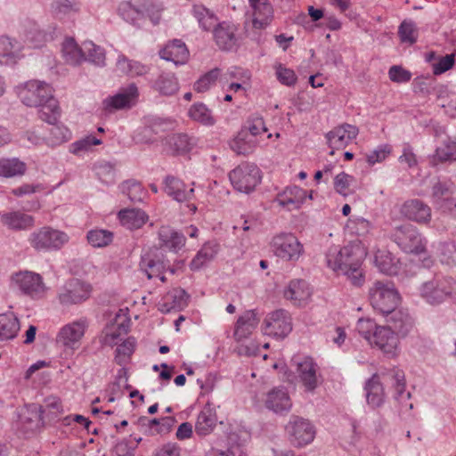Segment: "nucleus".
<instances>
[{
  "mask_svg": "<svg viewBox=\"0 0 456 456\" xmlns=\"http://www.w3.org/2000/svg\"><path fill=\"white\" fill-rule=\"evenodd\" d=\"M163 6L156 0H129L120 3L118 13L126 22L143 27L147 19L153 25L159 23Z\"/></svg>",
  "mask_w": 456,
  "mask_h": 456,
  "instance_id": "3",
  "label": "nucleus"
},
{
  "mask_svg": "<svg viewBox=\"0 0 456 456\" xmlns=\"http://www.w3.org/2000/svg\"><path fill=\"white\" fill-rule=\"evenodd\" d=\"M102 141L93 135L86 136L78 141H76L70 145V152L75 155H79L82 152L89 151L94 145H100Z\"/></svg>",
  "mask_w": 456,
  "mask_h": 456,
  "instance_id": "58",
  "label": "nucleus"
},
{
  "mask_svg": "<svg viewBox=\"0 0 456 456\" xmlns=\"http://www.w3.org/2000/svg\"><path fill=\"white\" fill-rule=\"evenodd\" d=\"M218 251V244L215 241L206 242L191 260L190 267L193 271L200 270L213 260Z\"/></svg>",
  "mask_w": 456,
  "mask_h": 456,
  "instance_id": "42",
  "label": "nucleus"
},
{
  "mask_svg": "<svg viewBox=\"0 0 456 456\" xmlns=\"http://www.w3.org/2000/svg\"><path fill=\"white\" fill-rule=\"evenodd\" d=\"M265 333L275 338H284L292 330L290 318L285 310L280 309L269 314L264 322Z\"/></svg>",
  "mask_w": 456,
  "mask_h": 456,
  "instance_id": "17",
  "label": "nucleus"
},
{
  "mask_svg": "<svg viewBox=\"0 0 456 456\" xmlns=\"http://www.w3.org/2000/svg\"><path fill=\"white\" fill-rule=\"evenodd\" d=\"M38 110L39 118L48 124L55 125L60 117V109L54 98L40 105Z\"/></svg>",
  "mask_w": 456,
  "mask_h": 456,
  "instance_id": "50",
  "label": "nucleus"
},
{
  "mask_svg": "<svg viewBox=\"0 0 456 456\" xmlns=\"http://www.w3.org/2000/svg\"><path fill=\"white\" fill-rule=\"evenodd\" d=\"M456 194V185L451 181H439L432 187V201L436 206Z\"/></svg>",
  "mask_w": 456,
  "mask_h": 456,
  "instance_id": "48",
  "label": "nucleus"
},
{
  "mask_svg": "<svg viewBox=\"0 0 456 456\" xmlns=\"http://www.w3.org/2000/svg\"><path fill=\"white\" fill-rule=\"evenodd\" d=\"M237 28L234 24L222 22L214 27V38L218 47L224 51H232L238 45Z\"/></svg>",
  "mask_w": 456,
  "mask_h": 456,
  "instance_id": "23",
  "label": "nucleus"
},
{
  "mask_svg": "<svg viewBox=\"0 0 456 456\" xmlns=\"http://www.w3.org/2000/svg\"><path fill=\"white\" fill-rule=\"evenodd\" d=\"M391 153V146L388 144L379 145L377 149L366 155L367 162L370 165L381 162Z\"/></svg>",
  "mask_w": 456,
  "mask_h": 456,
  "instance_id": "64",
  "label": "nucleus"
},
{
  "mask_svg": "<svg viewBox=\"0 0 456 456\" xmlns=\"http://www.w3.org/2000/svg\"><path fill=\"white\" fill-rule=\"evenodd\" d=\"M83 53H85L86 61L96 66H105V51L100 45H96L92 41H86L83 43Z\"/></svg>",
  "mask_w": 456,
  "mask_h": 456,
  "instance_id": "47",
  "label": "nucleus"
},
{
  "mask_svg": "<svg viewBox=\"0 0 456 456\" xmlns=\"http://www.w3.org/2000/svg\"><path fill=\"white\" fill-rule=\"evenodd\" d=\"M230 145L232 150L237 154L248 155L254 151L256 147V142L249 136L246 130H241L231 142Z\"/></svg>",
  "mask_w": 456,
  "mask_h": 456,
  "instance_id": "44",
  "label": "nucleus"
},
{
  "mask_svg": "<svg viewBox=\"0 0 456 456\" xmlns=\"http://www.w3.org/2000/svg\"><path fill=\"white\" fill-rule=\"evenodd\" d=\"M159 247L177 253L185 245V236L169 225H162L158 232Z\"/></svg>",
  "mask_w": 456,
  "mask_h": 456,
  "instance_id": "24",
  "label": "nucleus"
},
{
  "mask_svg": "<svg viewBox=\"0 0 456 456\" xmlns=\"http://www.w3.org/2000/svg\"><path fill=\"white\" fill-rule=\"evenodd\" d=\"M18 95L28 107H39L53 98L50 85L43 81L31 80L19 89Z\"/></svg>",
  "mask_w": 456,
  "mask_h": 456,
  "instance_id": "10",
  "label": "nucleus"
},
{
  "mask_svg": "<svg viewBox=\"0 0 456 456\" xmlns=\"http://www.w3.org/2000/svg\"><path fill=\"white\" fill-rule=\"evenodd\" d=\"M250 6L253 9V28L264 29L268 27L273 18V10L271 4L267 0H260Z\"/></svg>",
  "mask_w": 456,
  "mask_h": 456,
  "instance_id": "30",
  "label": "nucleus"
},
{
  "mask_svg": "<svg viewBox=\"0 0 456 456\" xmlns=\"http://www.w3.org/2000/svg\"><path fill=\"white\" fill-rule=\"evenodd\" d=\"M379 328L374 321L370 319L361 318L356 324V330L370 344L372 343V335L376 330Z\"/></svg>",
  "mask_w": 456,
  "mask_h": 456,
  "instance_id": "59",
  "label": "nucleus"
},
{
  "mask_svg": "<svg viewBox=\"0 0 456 456\" xmlns=\"http://www.w3.org/2000/svg\"><path fill=\"white\" fill-rule=\"evenodd\" d=\"M122 189L127 194L130 200L134 202L141 201L145 194L142 185L136 182H126L123 183Z\"/></svg>",
  "mask_w": 456,
  "mask_h": 456,
  "instance_id": "62",
  "label": "nucleus"
},
{
  "mask_svg": "<svg viewBox=\"0 0 456 456\" xmlns=\"http://www.w3.org/2000/svg\"><path fill=\"white\" fill-rule=\"evenodd\" d=\"M384 316L387 317V322L391 323L394 329L403 336H406L413 328V318L406 309L396 307Z\"/></svg>",
  "mask_w": 456,
  "mask_h": 456,
  "instance_id": "28",
  "label": "nucleus"
},
{
  "mask_svg": "<svg viewBox=\"0 0 456 456\" xmlns=\"http://www.w3.org/2000/svg\"><path fill=\"white\" fill-rule=\"evenodd\" d=\"M51 7L56 15H67L79 10L78 4L70 0H55L52 3Z\"/></svg>",
  "mask_w": 456,
  "mask_h": 456,
  "instance_id": "60",
  "label": "nucleus"
},
{
  "mask_svg": "<svg viewBox=\"0 0 456 456\" xmlns=\"http://www.w3.org/2000/svg\"><path fill=\"white\" fill-rule=\"evenodd\" d=\"M86 328L85 321H77L67 324L60 330L57 341L67 348L76 350L79 347Z\"/></svg>",
  "mask_w": 456,
  "mask_h": 456,
  "instance_id": "19",
  "label": "nucleus"
},
{
  "mask_svg": "<svg viewBox=\"0 0 456 456\" xmlns=\"http://www.w3.org/2000/svg\"><path fill=\"white\" fill-rule=\"evenodd\" d=\"M159 57L175 65L184 64L189 59V51L186 45L180 39L168 42L159 50Z\"/></svg>",
  "mask_w": 456,
  "mask_h": 456,
  "instance_id": "25",
  "label": "nucleus"
},
{
  "mask_svg": "<svg viewBox=\"0 0 456 456\" xmlns=\"http://www.w3.org/2000/svg\"><path fill=\"white\" fill-rule=\"evenodd\" d=\"M118 217L122 225L130 230L141 228L148 220L146 213L137 208L121 210Z\"/></svg>",
  "mask_w": 456,
  "mask_h": 456,
  "instance_id": "39",
  "label": "nucleus"
},
{
  "mask_svg": "<svg viewBox=\"0 0 456 456\" xmlns=\"http://www.w3.org/2000/svg\"><path fill=\"white\" fill-rule=\"evenodd\" d=\"M21 42L7 36L0 37V64H15L23 55Z\"/></svg>",
  "mask_w": 456,
  "mask_h": 456,
  "instance_id": "22",
  "label": "nucleus"
},
{
  "mask_svg": "<svg viewBox=\"0 0 456 456\" xmlns=\"http://www.w3.org/2000/svg\"><path fill=\"white\" fill-rule=\"evenodd\" d=\"M364 256V249L359 244L332 246L326 253V264L331 270L345 274L354 286L360 287L364 282L362 269Z\"/></svg>",
  "mask_w": 456,
  "mask_h": 456,
  "instance_id": "2",
  "label": "nucleus"
},
{
  "mask_svg": "<svg viewBox=\"0 0 456 456\" xmlns=\"http://www.w3.org/2000/svg\"><path fill=\"white\" fill-rule=\"evenodd\" d=\"M61 53L63 59L68 64L77 66L86 61L83 46L79 47L71 37L66 38L62 43Z\"/></svg>",
  "mask_w": 456,
  "mask_h": 456,
  "instance_id": "40",
  "label": "nucleus"
},
{
  "mask_svg": "<svg viewBox=\"0 0 456 456\" xmlns=\"http://www.w3.org/2000/svg\"><path fill=\"white\" fill-rule=\"evenodd\" d=\"M12 281L16 289L32 298L42 297L46 290L41 275L33 272L16 273L12 275Z\"/></svg>",
  "mask_w": 456,
  "mask_h": 456,
  "instance_id": "12",
  "label": "nucleus"
},
{
  "mask_svg": "<svg viewBox=\"0 0 456 456\" xmlns=\"http://www.w3.org/2000/svg\"><path fill=\"white\" fill-rule=\"evenodd\" d=\"M398 35L403 43L414 44L418 38V29L412 20H403L398 28Z\"/></svg>",
  "mask_w": 456,
  "mask_h": 456,
  "instance_id": "55",
  "label": "nucleus"
},
{
  "mask_svg": "<svg viewBox=\"0 0 456 456\" xmlns=\"http://www.w3.org/2000/svg\"><path fill=\"white\" fill-rule=\"evenodd\" d=\"M69 240V236L62 231L44 226L33 232L28 238L30 246L37 251H55L61 249Z\"/></svg>",
  "mask_w": 456,
  "mask_h": 456,
  "instance_id": "7",
  "label": "nucleus"
},
{
  "mask_svg": "<svg viewBox=\"0 0 456 456\" xmlns=\"http://www.w3.org/2000/svg\"><path fill=\"white\" fill-rule=\"evenodd\" d=\"M220 76V69L215 68L203 76H201L193 86V88L198 93H204L209 90L216 82Z\"/></svg>",
  "mask_w": 456,
  "mask_h": 456,
  "instance_id": "54",
  "label": "nucleus"
},
{
  "mask_svg": "<svg viewBox=\"0 0 456 456\" xmlns=\"http://www.w3.org/2000/svg\"><path fill=\"white\" fill-rule=\"evenodd\" d=\"M354 181V177L341 172L334 178V188L336 191L343 196H346L349 192V187Z\"/></svg>",
  "mask_w": 456,
  "mask_h": 456,
  "instance_id": "61",
  "label": "nucleus"
},
{
  "mask_svg": "<svg viewBox=\"0 0 456 456\" xmlns=\"http://www.w3.org/2000/svg\"><path fill=\"white\" fill-rule=\"evenodd\" d=\"M88 243L94 248H103L111 243L113 233L108 230L94 229L87 232Z\"/></svg>",
  "mask_w": 456,
  "mask_h": 456,
  "instance_id": "51",
  "label": "nucleus"
},
{
  "mask_svg": "<svg viewBox=\"0 0 456 456\" xmlns=\"http://www.w3.org/2000/svg\"><path fill=\"white\" fill-rule=\"evenodd\" d=\"M437 105L444 110V112L452 117L456 118V92L442 87L438 90Z\"/></svg>",
  "mask_w": 456,
  "mask_h": 456,
  "instance_id": "45",
  "label": "nucleus"
},
{
  "mask_svg": "<svg viewBox=\"0 0 456 456\" xmlns=\"http://www.w3.org/2000/svg\"><path fill=\"white\" fill-rule=\"evenodd\" d=\"M229 179L235 190L249 193L259 184L261 171L256 164L244 162L229 173Z\"/></svg>",
  "mask_w": 456,
  "mask_h": 456,
  "instance_id": "8",
  "label": "nucleus"
},
{
  "mask_svg": "<svg viewBox=\"0 0 456 456\" xmlns=\"http://www.w3.org/2000/svg\"><path fill=\"white\" fill-rule=\"evenodd\" d=\"M1 222L12 230H26L34 225L33 216L20 211L3 214Z\"/></svg>",
  "mask_w": 456,
  "mask_h": 456,
  "instance_id": "37",
  "label": "nucleus"
},
{
  "mask_svg": "<svg viewBox=\"0 0 456 456\" xmlns=\"http://www.w3.org/2000/svg\"><path fill=\"white\" fill-rule=\"evenodd\" d=\"M167 144L175 154H184L192 150L196 140L186 134H175L167 138Z\"/></svg>",
  "mask_w": 456,
  "mask_h": 456,
  "instance_id": "43",
  "label": "nucleus"
},
{
  "mask_svg": "<svg viewBox=\"0 0 456 456\" xmlns=\"http://www.w3.org/2000/svg\"><path fill=\"white\" fill-rule=\"evenodd\" d=\"M260 317L255 310H247L239 316L233 331V338L237 342L248 338L256 329Z\"/></svg>",
  "mask_w": 456,
  "mask_h": 456,
  "instance_id": "21",
  "label": "nucleus"
},
{
  "mask_svg": "<svg viewBox=\"0 0 456 456\" xmlns=\"http://www.w3.org/2000/svg\"><path fill=\"white\" fill-rule=\"evenodd\" d=\"M190 118L204 126H213L216 122L212 111L203 103H194L189 109Z\"/></svg>",
  "mask_w": 456,
  "mask_h": 456,
  "instance_id": "49",
  "label": "nucleus"
},
{
  "mask_svg": "<svg viewBox=\"0 0 456 456\" xmlns=\"http://www.w3.org/2000/svg\"><path fill=\"white\" fill-rule=\"evenodd\" d=\"M50 129V135L47 138L48 144L52 146L60 145L68 141L70 137V133L67 127L61 125H53Z\"/></svg>",
  "mask_w": 456,
  "mask_h": 456,
  "instance_id": "57",
  "label": "nucleus"
},
{
  "mask_svg": "<svg viewBox=\"0 0 456 456\" xmlns=\"http://www.w3.org/2000/svg\"><path fill=\"white\" fill-rule=\"evenodd\" d=\"M135 339L132 337L126 339L116 349L115 361L118 365H125L134 351Z\"/></svg>",
  "mask_w": 456,
  "mask_h": 456,
  "instance_id": "53",
  "label": "nucleus"
},
{
  "mask_svg": "<svg viewBox=\"0 0 456 456\" xmlns=\"http://www.w3.org/2000/svg\"><path fill=\"white\" fill-rule=\"evenodd\" d=\"M192 13L198 20L200 26L204 30H210L216 26V18L213 13L204 7L203 5H194L192 8Z\"/></svg>",
  "mask_w": 456,
  "mask_h": 456,
  "instance_id": "52",
  "label": "nucleus"
},
{
  "mask_svg": "<svg viewBox=\"0 0 456 456\" xmlns=\"http://www.w3.org/2000/svg\"><path fill=\"white\" fill-rule=\"evenodd\" d=\"M318 370L317 364L310 357H305L297 363V374L305 391L313 393L322 383V376Z\"/></svg>",
  "mask_w": 456,
  "mask_h": 456,
  "instance_id": "16",
  "label": "nucleus"
},
{
  "mask_svg": "<svg viewBox=\"0 0 456 456\" xmlns=\"http://www.w3.org/2000/svg\"><path fill=\"white\" fill-rule=\"evenodd\" d=\"M390 238L406 253L419 255L426 249L427 240L422 237L418 228L411 224L395 227Z\"/></svg>",
  "mask_w": 456,
  "mask_h": 456,
  "instance_id": "6",
  "label": "nucleus"
},
{
  "mask_svg": "<svg viewBox=\"0 0 456 456\" xmlns=\"http://www.w3.org/2000/svg\"><path fill=\"white\" fill-rule=\"evenodd\" d=\"M382 382L391 385L395 390L394 399L398 403L402 411L413 408L410 402L411 393L405 391V378L403 370L391 369L380 374H374L365 384L366 400L372 408L380 407L385 402V393Z\"/></svg>",
  "mask_w": 456,
  "mask_h": 456,
  "instance_id": "1",
  "label": "nucleus"
},
{
  "mask_svg": "<svg viewBox=\"0 0 456 456\" xmlns=\"http://www.w3.org/2000/svg\"><path fill=\"white\" fill-rule=\"evenodd\" d=\"M216 422V410L210 403H207L197 417L195 433L200 436H206L214 431Z\"/></svg>",
  "mask_w": 456,
  "mask_h": 456,
  "instance_id": "27",
  "label": "nucleus"
},
{
  "mask_svg": "<svg viewBox=\"0 0 456 456\" xmlns=\"http://www.w3.org/2000/svg\"><path fill=\"white\" fill-rule=\"evenodd\" d=\"M436 158L440 161L456 160V142L445 141L436 151Z\"/></svg>",
  "mask_w": 456,
  "mask_h": 456,
  "instance_id": "56",
  "label": "nucleus"
},
{
  "mask_svg": "<svg viewBox=\"0 0 456 456\" xmlns=\"http://www.w3.org/2000/svg\"><path fill=\"white\" fill-rule=\"evenodd\" d=\"M27 171V164L18 158L0 159V176L5 178L22 176Z\"/></svg>",
  "mask_w": 456,
  "mask_h": 456,
  "instance_id": "41",
  "label": "nucleus"
},
{
  "mask_svg": "<svg viewBox=\"0 0 456 456\" xmlns=\"http://www.w3.org/2000/svg\"><path fill=\"white\" fill-rule=\"evenodd\" d=\"M369 300L376 312L385 315L397 307L401 297L393 282L376 281L369 289Z\"/></svg>",
  "mask_w": 456,
  "mask_h": 456,
  "instance_id": "5",
  "label": "nucleus"
},
{
  "mask_svg": "<svg viewBox=\"0 0 456 456\" xmlns=\"http://www.w3.org/2000/svg\"><path fill=\"white\" fill-rule=\"evenodd\" d=\"M271 245L274 255L284 261L296 262L304 252L303 245L291 233L273 237Z\"/></svg>",
  "mask_w": 456,
  "mask_h": 456,
  "instance_id": "11",
  "label": "nucleus"
},
{
  "mask_svg": "<svg viewBox=\"0 0 456 456\" xmlns=\"http://www.w3.org/2000/svg\"><path fill=\"white\" fill-rule=\"evenodd\" d=\"M140 269L147 275L149 280L157 278V276H160L167 269L171 273H175V270L169 267L167 261L152 257L149 254L142 257L140 262Z\"/></svg>",
  "mask_w": 456,
  "mask_h": 456,
  "instance_id": "31",
  "label": "nucleus"
},
{
  "mask_svg": "<svg viewBox=\"0 0 456 456\" xmlns=\"http://www.w3.org/2000/svg\"><path fill=\"white\" fill-rule=\"evenodd\" d=\"M20 329V321L14 313L0 314V341L13 339Z\"/></svg>",
  "mask_w": 456,
  "mask_h": 456,
  "instance_id": "35",
  "label": "nucleus"
},
{
  "mask_svg": "<svg viewBox=\"0 0 456 456\" xmlns=\"http://www.w3.org/2000/svg\"><path fill=\"white\" fill-rule=\"evenodd\" d=\"M284 297L295 305H301L311 297V289L305 281L294 280L284 290Z\"/></svg>",
  "mask_w": 456,
  "mask_h": 456,
  "instance_id": "34",
  "label": "nucleus"
},
{
  "mask_svg": "<svg viewBox=\"0 0 456 456\" xmlns=\"http://www.w3.org/2000/svg\"><path fill=\"white\" fill-rule=\"evenodd\" d=\"M454 64L453 54H447L439 57L436 61L432 63V70L434 75H441L447 70L451 69Z\"/></svg>",
  "mask_w": 456,
  "mask_h": 456,
  "instance_id": "63",
  "label": "nucleus"
},
{
  "mask_svg": "<svg viewBox=\"0 0 456 456\" xmlns=\"http://www.w3.org/2000/svg\"><path fill=\"white\" fill-rule=\"evenodd\" d=\"M419 291L420 297L426 303L439 305L456 299V281L451 277L436 276L423 282Z\"/></svg>",
  "mask_w": 456,
  "mask_h": 456,
  "instance_id": "4",
  "label": "nucleus"
},
{
  "mask_svg": "<svg viewBox=\"0 0 456 456\" xmlns=\"http://www.w3.org/2000/svg\"><path fill=\"white\" fill-rule=\"evenodd\" d=\"M290 443L296 447L311 444L316 434L314 426L306 419L292 415L285 427Z\"/></svg>",
  "mask_w": 456,
  "mask_h": 456,
  "instance_id": "9",
  "label": "nucleus"
},
{
  "mask_svg": "<svg viewBox=\"0 0 456 456\" xmlns=\"http://www.w3.org/2000/svg\"><path fill=\"white\" fill-rule=\"evenodd\" d=\"M265 404L267 409L276 413H282L291 409L292 401L286 388L274 387L267 393Z\"/></svg>",
  "mask_w": 456,
  "mask_h": 456,
  "instance_id": "26",
  "label": "nucleus"
},
{
  "mask_svg": "<svg viewBox=\"0 0 456 456\" xmlns=\"http://www.w3.org/2000/svg\"><path fill=\"white\" fill-rule=\"evenodd\" d=\"M165 191L179 202L189 201L194 198V189L187 191L183 182L174 176L165 179Z\"/></svg>",
  "mask_w": 456,
  "mask_h": 456,
  "instance_id": "32",
  "label": "nucleus"
},
{
  "mask_svg": "<svg viewBox=\"0 0 456 456\" xmlns=\"http://www.w3.org/2000/svg\"><path fill=\"white\" fill-rule=\"evenodd\" d=\"M355 126L343 124L336 126L326 134L330 148L339 150L346 147L358 134Z\"/></svg>",
  "mask_w": 456,
  "mask_h": 456,
  "instance_id": "20",
  "label": "nucleus"
},
{
  "mask_svg": "<svg viewBox=\"0 0 456 456\" xmlns=\"http://www.w3.org/2000/svg\"><path fill=\"white\" fill-rule=\"evenodd\" d=\"M374 263L378 269L386 274L395 275L400 270V262L390 252L379 249L374 256Z\"/></svg>",
  "mask_w": 456,
  "mask_h": 456,
  "instance_id": "36",
  "label": "nucleus"
},
{
  "mask_svg": "<svg viewBox=\"0 0 456 456\" xmlns=\"http://www.w3.org/2000/svg\"><path fill=\"white\" fill-rule=\"evenodd\" d=\"M139 95L138 88L132 83L127 87L122 88L118 94L109 96L102 102V108L105 112L112 113L118 110L131 108L137 101Z\"/></svg>",
  "mask_w": 456,
  "mask_h": 456,
  "instance_id": "14",
  "label": "nucleus"
},
{
  "mask_svg": "<svg viewBox=\"0 0 456 456\" xmlns=\"http://www.w3.org/2000/svg\"><path fill=\"white\" fill-rule=\"evenodd\" d=\"M92 293V286L89 283L77 279H72L66 282L61 289L58 298L64 306L81 304L87 300Z\"/></svg>",
  "mask_w": 456,
  "mask_h": 456,
  "instance_id": "13",
  "label": "nucleus"
},
{
  "mask_svg": "<svg viewBox=\"0 0 456 456\" xmlns=\"http://www.w3.org/2000/svg\"><path fill=\"white\" fill-rule=\"evenodd\" d=\"M306 199V191L298 186L287 187L281 193H279L276 201L279 205L288 209H297Z\"/></svg>",
  "mask_w": 456,
  "mask_h": 456,
  "instance_id": "29",
  "label": "nucleus"
},
{
  "mask_svg": "<svg viewBox=\"0 0 456 456\" xmlns=\"http://www.w3.org/2000/svg\"><path fill=\"white\" fill-rule=\"evenodd\" d=\"M388 356H395L399 350V338L395 331L387 326H379L373 332L372 343Z\"/></svg>",
  "mask_w": 456,
  "mask_h": 456,
  "instance_id": "18",
  "label": "nucleus"
},
{
  "mask_svg": "<svg viewBox=\"0 0 456 456\" xmlns=\"http://www.w3.org/2000/svg\"><path fill=\"white\" fill-rule=\"evenodd\" d=\"M400 214L409 221L419 224H428L432 218L431 208L419 199H411L403 203Z\"/></svg>",
  "mask_w": 456,
  "mask_h": 456,
  "instance_id": "15",
  "label": "nucleus"
},
{
  "mask_svg": "<svg viewBox=\"0 0 456 456\" xmlns=\"http://www.w3.org/2000/svg\"><path fill=\"white\" fill-rule=\"evenodd\" d=\"M189 295L182 289H174L164 297V303L161 305V310L170 312L172 310L180 311L188 305Z\"/></svg>",
  "mask_w": 456,
  "mask_h": 456,
  "instance_id": "38",
  "label": "nucleus"
},
{
  "mask_svg": "<svg viewBox=\"0 0 456 456\" xmlns=\"http://www.w3.org/2000/svg\"><path fill=\"white\" fill-rule=\"evenodd\" d=\"M153 88L163 95H172L178 91L176 77L171 73H162L153 84Z\"/></svg>",
  "mask_w": 456,
  "mask_h": 456,
  "instance_id": "46",
  "label": "nucleus"
},
{
  "mask_svg": "<svg viewBox=\"0 0 456 456\" xmlns=\"http://www.w3.org/2000/svg\"><path fill=\"white\" fill-rule=\"evenodd\" d=\"M117 70L129 77H139L149 73L150 67L138 61L128 59L125 54L118 53L116 61Z\"/></svg>",
  "mask_w": 456,
  "mask_h": 456,
  "instance_id": "33",
  "label": "nucleus"
}]
</instances>
